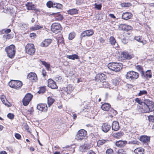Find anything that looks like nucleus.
Returning <instances> with one entry per match:
<instances>
[{
	"label": "nucleus",
	"mask_w": 154,
	"mask_h": 154,
	"mask_svg": "<svg viewBox=\"0 0 154 154\" xmlns=\"http://www.w3.org/2000/svg\"><path fill=\"white\" fill-rule=\"evenodd\" d=\"M87 137V131L84 129H81L78 131L75 136V139L77 140L81 141Z\"/></svg>",
	"instance_id": "nucleus-1"
},
{
	"label": "nucleus",
	"mask_w": 154,
	"mask_h": 154,
	"mask_svg": "<svg viewBox=\"0 0 154 154\" xmlns=\"http://www.w3.org/2000/svg\"><path fill=\"white\" fill-rule=\"evenodd\" d=\"M108 67L109 69L118 72L122 68V65L121 63H109Z\"/></svg>",
	"instance_id": "nucleus-2"
},
{
	"label": "nucleus",
	"mask_w": 154,
	"mask_h": 154,
	"mask_svg": "<svg viewBox=\"0 0 154 154\" xmlns=\"http://www.w3.org/2000/svg\"><path fill=\"white\" fill-rule=\"evenodd\" d=\"M5 50L8 57L11 58L14 57L15 54V47L14 45H12L7 47Z\"/></svg>",
	"instance_id": "nucleus-3"
},
{
	"label": "nucleus",
	"mask_w": 154,
	"mask_h": 154,
	"mask_svg": "<svg viewBox=\"0 0 154 154\" xmlns=\"http://www.w3.org/2000/svg\"><path fill=\"white\" fill-rule=\"evenodd\" d=\"M139 76V73L134 71H130L127 72L125 75L127 79L133 81L138 79Z\"/></svg>",
	"instance_id": "nucleus-4"
},
{
	"label": "nucleus",
	"mask_w": 154,
	"mask_h": 154,
	"mask_svg": "<svg viewBox=\"0 0 154 154\" xmlns=\"http://www.w3.org/2000/svg\"><path fill=\"white\" fill-rule=\"evenodd\" d=\"M8 84L11 87L16 89L20 88L23 85L21 82L14 80H11Z\"/></svg>",
	"instance_id": "nucleus-5"
},
{
	"label": "nucleus",
	"mask_w": 154,
	"mask_h": 154,
	"mask_svg": "<svg viewBox=\"0 0 154 154\" xmlns=\"http://www.w3.org/2000/svg\"><path fill=\"white\" fill-rule=\"evenodd\" d=\"M26 52L30 55L34 54L35 52V49L32 44H28L25 46Z\"/></svg>",
	"instance_id": "nucleus-6"
},
{
	"label": "nucleus",
	"mask_w": 154,
	"mask_h": 154,
	"mask_svg": "<svg viewBox=\"0 0 154 154\" xmlns=\"http://www.w3.org/2000/svg\"><path fill=\"white\" fill-rule=\"evenodd\" d=\"M33 95L30 93H27L23 100V104L25 106L28 105L30 101L31 100Z\"/></svg>",
	"instance_id": "nucleus-7"
},
{
	"label": "nucleus",
	"mask_w": 154,
	"mask_h": 154,
	"mask_svg": "<svg viewBox=\"0 0 154 154\" xmlns=\"http://www.w3.org/2000/svg\"><path fill=\"white\" fill-rule=\"evenodd\" d=\"M61 26L59 23H54L51 26V31L55 33H57L61 30Z\"/></svg>",
	"instance_id": "nucleus-8"
},
{
	"label": "nucleus",
	"mask_w": 154,
	"mask_h": 154,
	"mask_svg": "<svg viewBox=\"0 0 154 154\" xmlns=\"http://www.w3.org/2000/svg\"><path fill=\"white\" fill-rule=\"evenodd\" d=\"M96 80L98 82H103V85L106 84V82H104L106 79V77L105 75L102 73H100L97 74L95 77Z\"/></svg>",
	"instance_id": "nucleus-9"
},
{
	"label": "nucleus",
	"mask_w": 154,
	"mask_h": 154,
	"mask_svg": "<svg viewBox=\"0 0 154 154\" xmlns=\"http://www.w3.org/2000/svg\"><path fill=\"white\" fill-rule=\"evenodd\" d=\"M133 57V54H130L125 51L122 52L121 55V57L123 60H130Z\"/></svg>",
	"instance_id": "nucleus-10"
},
{
	"label": "nucleus",
	"mask_w": 154,
	"mask_h": 154,
	"mask_svg": "<svg viewBox=\"0 0 154 154\" xmlns=\"http://www.w3.org/2000/svg\"><path fill=\"white\" fill-rule=\"evenodd\" d=\"M139 140L143 144L148 145L150 142V137L146 135H142L140 137Z\"/></svg>",
	"instance_id": "nucleus-11"
},
{
	"label": "nucleus",
	"mask_w": 154,
	"mask_h": 154,
	"mask_svg": "<svg viewBox=\"0 0 154 154\" xmlns=\"http://www.w3.org/2000/svg\"><path fill=\"white\" fill-rule=\"evenodd\" d=\"M74 89L73 87L71 85H69L63 89L65 94L70 95Z\"/></svg>",
	"instance_id": "nucleus-12"
},
{
	"label": "nucleus",
	"mask_w": 154,
	"mask_h": 154,
	"mask_svg": "<svg viewBox=\"0 0 154 154\" xmlns=\"http://www.w3.org/2000/svg\"><path fill=\"white\" fill-rule=\"evenodd\" d=\"M27 78L31 81L33 82L37 80V77L36 74L34 72H31L27 75Z\"/></svg>",
	"instance_id": "nucleus-13"
},
{
	"label": "nucleus",
	"mask_w": 154,
	"mask_h": 154,
	"mask_svg": "<svg viewBox=\"0 0 154 154\" xmlns=\"http://www.w3.org/2000/svg\"><path fill=\"white\" fill-rule=\"evenodd\" d=\"M37 109L40 111L45 112L48 109V107L46 104H40L37 106Z\"/></svg>",
	"instance_id": "nucleus-14"
},
{
	"label": "nucleus",
	"mask_w": 154,
	"mask_h": 154,
	"mask_svg": "<svg viewBox=\"0 0 154 154\" xmlns=\"http://www.w3.org/2000/svg\"><path fill=\"white\" fill-rule=\"evenodd\" d=\"M48 86L52 89H57V87L56 82L51 79L48 80Z\"/></svg>",
	"instance_id": "nucleus-15"
},
{
	"label": "nucleus",
	"mask_w": 154,
	"mask_h": 154,
	"mask_svg": "<svg viewBox=\"0 0 154 154\" xmlns=\"http://www.w3.org/2000/svg\"><path fill=\"white\" fill-rule=\"evenodd\" d=\"M133 16L132 14L129 12L123 13L122 15V18L124 20H128L131 19Z\"/></svg>",
	"instance_id": "nucleus-16"
},
{
	"label": "nucleus",
	"mask_w": 154,
	"mask_h": 154,
	"mask_svg": "<svg viewBox=\"0 0 154 154\" xmlns=\"http://www.w3.org/2000/svg\"><path fill=\"white\" fill-rule=\"evenodd\" d=\"M110 125L106 123L103 124L101 126L102 131L105 133L107 132L110 130Z\"/></svg>",
	"instance_id": "nucleus-17"
},
{
	"label": "nucleus",
	"mask_w": 154,
	"mask_h": 154,
	"mask_svg": "<svg viewBox=\"0 0 154 154\" xmlns=\"http://www.w3.org/2000/svg\"><path fill=\"white\" fill-rule=\"evenodd\" d=\"M52 42V39H47L43 41L41 44V46L42 47H46L48 46Z\"/></svg>",
	"instance_id": "nucleus-18"
},
{
	"label": "nucleus",
	"mask_w": 154,
	"mask_h": 154,
	"mask_svg": "<svg viewBox=\"0 0 154 154\" xmlns=\"http://www.w3.org/2000/svg\"><path fill=\"white\" fill-rule=\"evenodd\" d=\"M109 42L110 44L114 46L116 48H118V45L116 42L114 37L113 36H111L109 38Z\"/></svg>",
	"instance_id": "nucleus-19"
},
{
	"label": "nucleus",
	"mask_w": 154,
	"mask_h": 154,
	"mask_svg": "<svg viewBox=\"0 0 154 154\" xmlns=\"http://www.w3.org/2000/svg\"><path fill=\"white\" fill-rule=\"evenodd\" d=\"M112 129L114 131H117L119 128V124L117 121L113 122L112 125Z\"/></svg>",
	"instance_id": "nucleus-20"
},
{
	"label": "nucleus",
	"mask_w": 154,
	"mask_h": 154,
	"mask_svg": "<svg viewBox=\"0 0 154 154\" xmlns=\"http://www.w3.org/2000/svg\"><path fill=\"white\" fill-rule=\"evenodd\" d=\"M127 143V142L126 141L120 140L116 142L115 144L117 146L121 147L125 146Z\"/></svg>",
	"instance_id": "nucleus-21"
},
{
	"label": "nucleus",
	"mask_w": 154,
	"mask_h": 154,
	"mask_svg": "<svg viewBox=\"0 0 154 154\" xmlns=\"http://www.w3.org/2000/svg\"><path fill=\"white\" fill-rule=\"evenodd\" d=\"M141 111L144 113L149 112V109L148 104H146L145 103L142 105Z\"/></svg>",
	"instance_id": "nucleus-22"
},
{
	"label": "nucleus",
	"mask_w": 154,
	"mask_h": 154,
	"mask_svg": "<svg viewBox=\"0 0 154 154\" xmlns=\"http://www.w3.org/2000/svg\"><path fill=\"white\" fill-rule=\"evenodd\" d=\"M89 149V146L87 144H85L80 146L79 148V150L82 152H85Z\"/></svg>",
	"instance_id": "nucleus-23"
},
{
	"label": "nucleus",
	"mask_w": 154,
	"mask_h": 154,
	"mask_svg": "<svg viewBox=\"0 0 154 154\" xmlns=\"http://www.w3.org/2000/svg\"><path fill=\"white\" fill-rule=\"evenodd\" d=\"M50 15H54L56 20H61L63 18V16L58 13H52V14H51Z\"/></svg>",
	"instance_id": "nucleus-24"
},
{
	"label": "nucleus",
	"mask_w": 154,
	"mask_h": 154,
	"mask_svg": "<svg viewBox=\"0 0 154 154\" xmlns=\"http://www.w3.org/2000/svg\"><path fill=\"white\" fill-rule=\"evenodd\" d=\"M144 149L142 147H138L135 149L134 152L135 154H144Z\"/></svg>",
	"instance_id": "nucleus-25"
},
{
	"label": "nucleus",
	"mask_w": 154,
	"mask_h": 154,
	"mask_svg": "<svg viewBox=\"0 0 154 154\" xmlns=\"http://www.w3.org/2000/svg\"><path fill=\"white\" fill-rule=\"evenodd\" d=\"M26 6L29 10H36V8L34 5L32 3L28 2L26 5Z\"/></svg>",
	"instance_id": "nucleus-26"
},
{
	"label": "nucleus",
	"mask_w": 154,
	"mask_h": 154,
	"mask_svg": "<svg viewBox=\"0 0 154 154\" xmlns=\"http://www.w3.org/2000/svg\"><path fill=\"white\" fill-rule=\"evenodd\" d=\"M134 39L137 41L142 43L143 45H144L146 44V41L145 40H143L141 37L140 36H136L134 37Z\"/></svg>",
	"instance_id": "nucleus-27"
},
{
	"label": "nucleus",
	"mask_w": 154,
	"mask_h": 154,
	"mask_svg": "<svg viewBox=\"0 0 154 154\" xmlns=\"http://www.w3.org/2000/svg\"><path fill=\"white\" fill-rule=\"evenodd\" d=\"M110 107L111 106L108 103H104L102 105L101 108L104 111H107L110 108Z\"/></svg>",
	"instance_id": "nucleus-28"
},
{
	"label": "nucleus",
	"mask_w": 154,
	"mask_h": 154,
	"mask_svg": "<svg viewBox=\"0 0 154 154\" xmlns=\"http://www.w3.org/2000/svg\"><path fill=\"white\" fill-rule=\"evenodd\" d=\"M78 11V10L77 9L73 8L68 10L67 12L68 14L71 15H72L77 14Z\"/></svg>",
	"instance_id": "nucleus-29"
},
{
	"label": "nucleus",
	"mask_w": 154,
	"mask_h": 154,
	"mask_svg": "<svg viewBox=\"0 0 154 154\" xmlns=\"http://www.w3.org/2000/svg\"><path fill=\"white\" fill-rule=\"evenodd\" d=\"M0 99L2 100V103L5 104V105L8 106V102L6 99L5 96L4 95H2L1 96Z\"/></svg>",
	"instance_id": "nucleus-30"
},
{
	"label": "nucleus",
	"mask_w": 154,
	"mask_h": 154,
	"mask_svg": "<svg viewBox=\"0 0 154 154\" xmlns=\"http://www.w3.org/2000/svg\"><path fill=\"white\" fill-rule=\"evenodd\" d=\"M135 68L137 70L141 73L142 75H144L143 69L142 66L139 65L136 66H135Z\"/></svg>",
	"instance_id": "nucleus-31"
},
{
	"label": "nucleus",
	"mask_w": 154,
	"mask_h": 154,
	"mask_svg": "<svg viewBox=\"0 0 154 154\" xmlns=\"http://www.w3.org/2000/svg\"><path fill=\"white\" fill-rule=\"evenodd\" d=\"M148 105L149 107V112L154 111V104L152 102L149 101Z\"/></svg>",
	"instance_id": "nucleus-32"
},
{
	"label": "nucleus",
	"mask_w": 154,
	"mask_h": 154,
	"mask_svg": "<svg viewBox=\"0 0 154 154\" xmlns=\"http://www.w3.org/2000/svg\"><path fill=\"white\" fill-rule=\"evenodd\" d=\"M123 132H120L117 133H114L112 134V136L114 137L117 138H119L123 135Z\"/></svg>",
	"instance_id": "nucleus-33"
},
{
	"label": "nucleus",
	"mask_w": 154,
	"mask_h": 154,
	"mask_svg": "<svg viewBox=\"0 0 154 154\" xmlns=\"http://www.w3.org/2000/svg\"><path fill=\"white\" fill-rule=\"evenodd\" d=\"M109 141L108 140H100L97 141V144L98 146H100L105 144L107 142Z\"/></svg>",
	"instance_id": "nucleus-34"
},
{
	"label": "nucleus",
	"mask_w": 154,
	"mask_h": 154,
	"mask_svg": "<svg viewBox=\"0 0 154 154\" xmlns=\"http://www.w3.org/2000/svg\"><path fill=\"white\" fill-rule=\"evenodd\" d=\"M79 57L78 56V55L76 54H73L70 55H68L67 56V58L73 60L78 59H79Z\"/></svg>",
	"instance_id": "nucleus-35"
},
{
	"label": "nucleus",
	"mask_w": 154,
	"mask_h": 154,
	"mask_svg": "<svg viewBox=\"0 0 154 154\" xmlns=\"http://www.w3.org/2000/svg\"><path fill=\"white\" fill-rule=\"evenodd\" d=\"M54 100L51 97L48 98V103L49 107H50L54 102Z\"/></svg>",
	"instance_id": "nucleus-36"
},
{
	"label": "nucleus",
	"mask_w": 154,
	"mask_h": 154,
	"mask_svg": "<svg viewBox=\"0 0 154 154\" xmlns=\"http://www.w3.org/2000/svg\"><path fill=\"white\" fill-rule=\"evenodd\" d=\"M140 143V142L137 141L136 140H132L128 142V144H133L139 145Z\"/></svg>",
	"instance_id": "nucleus-37"
},
{
	"label": "nucleus",
	"mask_w": 154,
	"mask_h": 154,
	"mask_svg": "<svg viewBox=\"0 0 154 154\" xmlns=\"http://www.w3.org/2000/svg\"><path fill=\"white\" fill-rule=\"evenodd\" d=\"M144 76L146 78H150L152 77V74L150 70H147L146 71Z\"/></svg>",
	"instance_id": "nucleus-38"
},
{
	"label": "nucleus",
	"mask_w": 154,
	"mask_h": 154,
	"mask_svg": "<svg viewBox=\"0 0 154 154\" xmlns=\"http://www.w3.org/2000/svg\"><path fill=\"white\" fill-rule=\"evenodd\" d=\"M85 31L88 36L92 35L94 34L93 31L92 29L85 30Z\"/></svg>",
	"instance_id": "nucleus-39"
},
{
	"label": "nucleus",
	"mask_w": 154,
	"mask_h": 154,
	"mask_svg": "<svg viewBox=\"0 0 154 154\" xmlns=\"http://www.w3.org/2000/svg\"><path fill=\"white\" fill-rule=\"evenodd\" d=\"M126 25L124 24H121L119 25V30H125Z\"/></svg>",
	"instance_id": "nucleus-40"
},
{
	"label": "nucleus",
	"mask_w": 154,
	"mask_h": 154,
	"mask_svg": "<svg viewBox=\"0 0 154 154\" xmlns=\"http://www.w3.org/2000/svg\"><path fill=\"white\" fill-rule=\"evenodd\" d=\"M62 5L59 3H54V8H56L57 9H61L62 7Z\"/></svg>",
	"instance_id": "nucleus-41"
},
{
	"label": "nucleus",
	"mask_w": 154,
	"mask_h": 154,
	"mask_svg": "<svg viewBox=\"0 0 154 154\" xmlns=\"http://www.w3.org/2000/svg\"><path fill=\"white\" fill-rule=\"evenodd\" d=\"M75 33L74 32L70 33L69 35V39L70 40H72L75 37Z\"/></svg>",
	"instance_id": "nucleus-42"
},
{
	"label": "nucleus",
	"mask_w": 154,
	"mask_h": 154,
	"mask_svg": "<svg viewBox=\"0 0 154 154\" xmlns=\"http://www.w3.org/2000/svg\"><path fill=\"white\" fill-rule=\"evenodd\" d=\"M42 27L38 25H35L33 26L30 29L31 30H37L40 29Z\"/></svg>",
	"instance_id": "nucleus-43"
},
{
	"label": "nucleus",
	"mask_w": 154,
	"mask_h": 154,
	"mask_svg": "<svg viewBox=\"0 0 154 154\" xmlns=\"http://www.w3.org/2000/svg\"><path fill=\"white\" fill-rule=\"evenodd\" d=\"M46 5L49 8H54V3L51 1H48Z\"/></svg>",
	"instance_id": "nucleus-44"
},
{
	"label": "nucleus",
	"mask_w": 154,
	"mask_h": 154,
	"mask_svg": "<svg viewBox=\"0 0 154 154\" xmlns=\"http://www.w3.org/2000/svg\"><path fill=\"white\" fill-rule=\"evenodd\" d=\"M112 82L113 84L115 85H118L119 82V79H113L112 81Z\"/></svg>",
	"instance_id": "nucleus-45"
},
{
	"label": "nucleus",
	"mask_w": 154,
	"mask_h": 154,
	"mask_svg": "<svg viewBox=\"0 0 154 154\" xmlns=\"http://www.w3.org/2000/svg\"><path fill=\"white\" fill-rule=\"evenodd\" d=\"M131 5V4L130 3H124L121 4V6L122 7H129Z\"/></svg>",
	"instance_id": "nucleus-46"
},
{
	"label": "nucleus",
	"mask_w": 154,
	"mask_h": 154,
	"mask_svg": "<svg viewBox=\"0 0 154 154\" xmlns=\"http://www.w3.org/2000/svg\"><path fill=\"white\" fill-rule=\"evenodd\" d=\"M148 119L149 122H154V116L150 115L148 116Z\"/></svg>",
	"instance_id": "nucleus-47"
},
{
	"label": "nucleus",
	"mask_w": 154,
	"mask_h": 154,
	"mask_svg": "<svg viewBox=\"0 0 154 154\" xmlns=\"http://www.w3.org/2000/svg\"><path fill=\"white\" fill-rule=\"evenodd\" d=\"M117 153V154H125L126 152L123 149H120L118 150Z\"/></svg>",
	"instance_id": "nucleus-48"
},
{
	"label": "nucleus",
	"mask_w": 154,
	"mask_h": 154,
	"mask_svg": "<svg viewBox=\"0 0 154 154\" xmlns=\"http://www.w3.org/2000/svg\"><path fill=\"white\" fill-rule=\"evenodd\" d=\"M135 101L138 103L139 104L142 105H143V103H144L143 102L138 98H137L135 99Z\"/></svg>",
	"instance_id": "nucleus-49"
},
{
	"label": "nucleus",
	"mask_w": 154,
	"mask_h": 154,
	"mask_svg": "<svg viewBox=\"0 0 154 154\" xmlns=\"http://www.w3.org/2000/svg\"><path fill=\"white\" fill-rule=\"evenodd\" d=\"M147 94V92L145 90L140 91L138 94V95L141 96L143 94Z\"/></svg>",
	"instance_id": "nucleus-50"
},
{
	"label": "nucleus",
	"mask_w": 154,
	"mask_h": 154,
	"mask_svg": "<svg viewBox=\"0 0 154 154\" xmlns=\"http://www.w3.org/2000/svg\"><path fill=\"white\" fill-rule=\"evenodd\" d=\"M106 154H113V151L111 149H107L106 151Z\"/></svg>",
	"instance_id": "nucleus-51"
},
{
	"label": "nucleus",
	"mask_w": 154,
	"mask_h": 154,
	"mask_svg": "<svg viewBox=\"0 0 154 154\" xmlns=\"http://www.w3.org/2000/svg\"><path fill=\"white\" fill-rule=\"evenodd\" d=\"M42 64L43 65L45 66L48 69L50 68V65L49 64L45 61H42Z\"/></svg>",
	"instance_id": "nucleus-52"
},
{
	"label": "nucleus",
	"mask_w": 154,
	"mask_h": 154,
	"mask_svg": "<svg viewBox=\"0 0 154 154\" xmlns=\"http://www.w3.org/2000/svg\"><path fill=\"white\" fill-rule=\"evenodd\" d=\"M7 117L10 119H12L14 118V115L12 113H9L8 114Z\"/></svg>",
	"instance_id": "nucleus-53"
},
{
	"label": "nucleus",
	"mask_w": 154,
	"mask_h": 154,
	"mask_svg": "<svg viewBox=\"0 0 154 154\" xmlns=\"http://www.w3.org/2000/svg\"><path fill=\"white\" fill-rule=\"evenodd\" d=\"M86 36H87V35L85 31L81 34L80 37L81 39H82L83 37Z\"/></svg>",
	"instance_id": "nucleus-54"
},
{
	"label": "nucleus",
	"mask_w": 154,
	"mask_h": 154,
	"mask_svg": "<svg viewBox=\"0 0 154 154\" xmlns=\"http://www.w3.org/2000/svg\"><path fill=\"white\" fill-rule=\"evenodd\" d=\"M126 26L125 30H130L132 29V27L130 26L126 25Z\"/></svg>",
	"instance_id": "nucleus-55"
},
{
	"label": "nucleus",
	"mask_w": 154,
	"mask_h": 154,
	"mask_svg": "<svg viewBox=\"0 0 154 154\" xmlns=\"http://www.w3.org/2000/svg\"><path fill=\"white\" fill-rule=\"evenodd\" d=\"M95 8H97V9L99 10L101 9L102 7L101 5H97L95 4Z\"/></svg>",
	"instance_id": "nucleus-56"
},
{
	"label": "nucleus",
	"mask_w": 154,
	"mask_h": 154,
	"mask_svg": "<svg viewBox=\"0 0 154 154\" xmlns=\"http://www.w3.org/2000/svg\"><path fill=\"white\" fill-rule=\"evenodd\" d=\"M45 89L44 88H42L40 89L39 91H38V93H44L45 91Z\"/></svg>",
	"instance_id": "nucleus-57"
},
{
	"label": "nucleus",
	"mask_w": 154,
	"mask_h": 154,
	"mask_svg": "<svg viewBox=\"0 0 154 154\" xmlns=\"http://www.w3.org/2000/svg\"><path fill=\"white\" fill-rule=\"evenodd\" d=\"M15 137L17 139H19L21 137V135L19 134L16 133L15 135Z\"/></svg>",
	"instance_id": "nucleus-58"
},
{
	"label": "nucleus",
	"mask_w": 154,
	"mask_h": 154,
	"mask_svg": "<svg viewBox=\"0 0 154 154\" xmlns=\"http://www.w3.org/2000/svg\"><path fill=\"white\" fill-rule=\"evenodd\" d=\"M42 74L44 77H45L46 75V72L44 69H43L42 71Z\"/></svg>",
	"instance_id": "nucleus-59"
},
{
	"label": "nucleus",
	"mask_w": 154,
	"mask_h": 154,
	"mask_svg": "<svg viewBox=\"0 0 154 154\" xmlns=\"http://www.w3.org/2000/svg\"><path fill=\"white\" fill-rule=\"evenodd\" d=\"M126 101H128V102H130V103H129L128 104V105L131 104V103L132 102H134V101L131 99H128L127 100H126Z\"/></svg>",
	"instance_id": "nucleus-60"
},
{
	"label": "nucleus",
	"mask_w": 154,
	"mask_h": 154,
	"mask_svg": "<svg viewBox=\"0 0 154 154\" xmlns=\"http://www.w3.org/2000/svg\"><path fill=\"white\" fill-rule=\"evenodd\" d=\"M21 25H22V26H21V28L22 29H23V27H24V28L26 29V27H27V25H26V24H22Z\"/></svg>",
	"instance_id": "nucleus-61"
},
{
	"label": "nucleus",
	"mask_w": 154,
	"mask_h": 154,
	"mask_svg": "<svg viewBox=\"0 0 154 154\" xmlns=\"http://www.w3.org/2000/svg\"><path fill=\"white\" fill-rule=\"evenodd\" d=\"M99 41L101 43H103L105 42V40L103 39L102 38H100L99 39Z\"/></svg>",
	"instance_id": "nucleus-62"
},
{
	"label": "nucleus",
	"mask_w": 154,
	"mask_h": 154,
	"mask_svg": "<svg viewBox=\"0 0 154 154\" xmlns=\"http://www.w3.org/2000/svg\"><path fill=\"white\" fill-rule=\"evenodd\" d=\"M87 154H96L92 150H90L89 152H88Z\"/></svg>",
	"instance_id": "nucleus-63"
},
{
	"label": "nucleus",
	"mask_w": 154,
	"mask_h": 154,
	"mask_svg": "<svg viewBox=\"0 0 154 154\" xmlns=\"http://www.w3.org/2000/svg\"><path fill=\"white\" fill-rule=\"evenodd\" d=\"M109 16L110 17L113 18H116L114 15L113 14H109Z\"/></svg>",
	"instance_id": "nucleus-64"
}]
</instances>
